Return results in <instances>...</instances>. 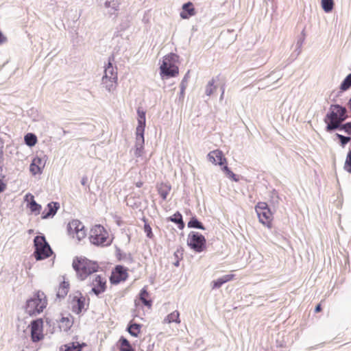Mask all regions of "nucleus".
<instances>
[{"label": "nucleus", "instance_id": "nucleus-34", "mask_svg": "<svg viewBox=\"0 0 351 351\" xmlns=\"http://www.w3.org/2000/svg\"><path fill=\"white\" fill-rule=\"evenodd\" d=\"M143 221L145 222L144 224V231L147 234V237L149 239H152L154 237V234L152 230L151 226L147 223V220L144 218Z\"/></svg>", "mask_w": 351, "mask_h": 351}, {"label": "nucleus", "instance_id": "nucleus-43", "mask_svg": "<svg viewBox=\"0 0 351 351\" xmlns=\"http://www.w3.org/2000/svg\"><path fill=\"white\" fill-rule=\"evenodd\" d=\"M6 189V184L0 181V193L3 192Z\"/></svg>", "mask_w": 351, "mask_h": 351}, {"label": "nucleus", "instance_id": "nucleus-28", "mask_svg": "<svg viewBox=\"0 0 351 351\" xmlns=\"http://www.w3.org/2000/svg\"><path fill=\"white\" fill-rule=\"evenodd\" d=\"M120 351H134L130 342L125 338L122 337L119 340Z\"/></svg>", "mask_w": 351, "mask_h": 351}, {"label": "nucleus", "instance_id": "nucleus-41", "mask_svg": "<svg viewBox=\"0 0 351 351\" xmlns=\"http://www.w3.org/2000/svg\"><path fill=\"white\" fill-rule=\"evenodd\" d=\"M212 284H213L212 288L214 289L220 287L223 283L222 282L221 280H220V278H219L217 280H214L212 282Z\"/></svg>", "mask_w": 351, "mask_h": 351}, {"label": "nucleus", "instance_id": "nucleus-33", "mask_svg": "<svg viewBox=\"0 0 351 351\" xmlns=\"http://www.w3.org/2000/svg\"><path fill=\"white\" fill-rule=\"evenodd\" d=\"M188 226L190 228H196L202 230L204 229L202 223L197 219L195 218H192L190 220V221L188 223Z\"/></svg>", "mask_w": 351, "mask_h": 351}, {"label": "nucleus", "instance_id": "nucleus-4", "mask_svg": "<svg viewBox=\"0 0 351 351\" xmlns=\"http://www.w3.org/2000/svg\"><path fill=\"white\" fill-rule=\"evenodd\" d=\"M138 114V125L136 129V147L135 155L141 156L143 149L144 144V131L145 128V112L138 108L137 110Z\"/></svg>", "mask_w": 351, "mask_h": 351}, {"label": "nucleus", "instance_id": "nucleus-12", "mask_svg": "<svg viewBox=\"0 0 351 351\" xmlns=\"http://www.w3.org/2000/svg\"><path fill=\"white\" fill-rule=\"evenodd\" d=\"M71 310L76 314H80L85 309L86 298L81 292H76L70 301Z\"/></svg>", "mask_w": 351, "mask_h": 351}, {"label": "nucleus", "instance_id": "nucleus-35", "mask_svg": "<svg viewBox=\"0 0 351 351\" xmlns=\"http://www.w3.org/2000/svg\"><path fill=\"white\" fill-rule=\"evenodd\" d=\"M344 169L349 173H351V150H350L347 154Z\"/></svg>", "mask_w": 351, "mask_h": 351}, {"label": "nucleus", "instance_id": "nucleus-22", "mask_svg": "<svg viewBox=\"0 0 351 351\" xmlns=\"http://www.w3.org/2000/svg\"><path fill=\"white\" fill-rule=\"evenodd\" d=\"M25 199L29 202L27 206L30 209L31 212L35 215L40 214L41 206L36 202L34 197L31 194H28L25 196Z\"/></svg>", "mask_w": 351, "mask_h": 351}, {"label": "nucleus", "instance_id": "nucleus-32", "mask_svg": "<svg viewBox=\"0 0 351 351\" xmlns=\"http://www.w3.org/2000/svg\"><path fill=\"white\" fill-rule=\"evenodd\" d=\"M215 83V80L214 79H212L208 84L207 86H206V93L207 95H210L211 94H213L215 90H216V86H214Z\"/></svg>", "mask_w": 351, "mask_h": 351}, {"label": "nucleus", "instance_id": "nucleus-3", "mask_svg": "<svg viewBox=\"0 0 351 351\" xmlns=\"http://www.w3.org/2000/svg\"><path fill=\"white\" fill-rule=\"evenodd\" d=\"M47 304V299L45 294L38 291L27 301L25 310L31 316L36 315L43 311Z\"/></svg>", "mask_w": 351, "mask_h": 351}, {"label": "nucleus", "instance_id": "nucleus-1", "mask_svg": "<svg viewBox=\"0 0 351 351\" xmlns=\"http://www.w3.org/2000/svg\"><path fill=\"white\" fill-rule=\"evenodd\" d=\"M72 266L80 280H86L89 276L97 272L99 268L98 263L84 256L75 257Z\"/></svg>", "mask_w": 351, "mask_h": 351}, {"label": "nucleus", "instance_id": "nucleus-45", "mask_svg": "<svg viewBox=\"0 0 351 351\" xmlns=\"http://www.w3.org/2000/svg\"><path fill=\"white\" fill-rule=\"evenodd\" d=\"M135 184L136 187L140 188L143 186V182H137Z\"/></svg>", "mask_w": 351, "mask_h": 351}, {"label": "nucleus", "instance_id": "nucleus-13", "mask_svg": "<svg viewBox=\"0 0 351 351\" xmlns=\"http://www.w3.org/2000/svg\"><path fill=\"white\" fill-rule=\"evenodd\" d=\"M30 328L32 341L38 342L44 338L43 321L42 319H38L32 322Z\"/></svg>", "mask_w": 351, "mask_h": 351}, {"label": "nucleus", "instance_id": "nucleus-46", "mask_svg": "<svg viewBox=\"0 0 351 351\" xmlns=\"http://www.w3.org/2000/svg\"><path fill=\"white\" fill-rule=\"evenodd\" d=\"M169 219H170L171 221L176 222V215H173L172 217H171L169 218Z\"/></svg>", "mask_w": 351, "mask_h": 351}, {"label": "nucleus", "instance_id": "nucleus-30", "mask_svg": "<svg viewBox=\"0 0 351 351\" xmlns=\"http://www.w3.org/2000/svg\"><path fill=\"white\" fill-rule=\"evenodd\" d=\"M25 141L27 145L34 146L37 143V138L34 134L32 133H28L25 136Z\"/></svg>", "mask_w": 351, "mask_h": 351}, {"label": "nucleus", "instance_id": "nucleus-44", "mask_svg": "<svg viewBox=\"0 0 351 351\" xmlns=\"http://www.w3.org/2000/svg\"><path fill=\"white\" fill-rule=\"evenodd\" d=\"M322 311V307H321V304H319L317 305V306L315 307V313H319Z\"/></svg>", "mask_w": 351, "mask_h": 351}, {"label": "nucleus", "instance_id": "nucleus-37", "mask_svg": "<svg viewBox=\"0 0 351 351\" xmlns=\"http://www.w3.org/2000/svg\"><path fill=\"white\" fill-rule=\"evenodd\" d=\"M337 136L340 140L341 144L343 147H344V145L347 144L348 142H350L351 140L350 137L344 136L339 134H337Z\"/></svg>", "mask_w": 351, "mask_h": 351}, {"label": "nucleus", "instance_id": "nucleus-29", "mask_svg": "<svg viewBox=\"0 0 351 351\" xmlns=\"http://www.w3.org/2000/svg\"><path fill=\"white\" fill-rule=\"evenodd\" d=\"M333 0H322V7L326 12H331L333 9Z\"/></svg>", "mask_w": 351, "mask_h": 351}, {"label": "nucleus", "instance_id": "nucleus-26", "mask_svg": "<svg viewBox=\"0 0 351 351\" xmlns=\"http://www.w3.org/2000/svg\"><path fill=\"white\" fill-rule=\"evenodd\" d=\"M157 189L162 198L165 199L170 191L171 187L167 184L160 183L157 186Z\"/></svg>", "mask_w": 351, "mask_h": 351}, {"label": "nucleus", "instance_id": "nucleus-15", "mask_svg": "<svg viewBox=\"0 0 351 351\" xmlns=\"http://www.w3.org/2000/svg\"><path fill=\"white\" fill-rule=\"evenodd\" d=\"M208 159L215 165L222 166L226 164V158L223 156V152L219 149L210 152L208 154Z\"/></svg>", "mask_w": 351, "mask_h": 351}, {"label": "nucleus", "instance_id": "nucleus-23", "mask_svg": "<svg viewBox=\"0 0 351 351\" xmlns=\"http://www.w3.org/2000/svg\"><path fill=\"white\" fill-rule=\"evenodd\" d=\"M195 10L193 3L191 2H188L182 6V9L180 12V16L182 19H189V17L195 15Z\"/></svg>", "mask_w": 351, "mask_h": 351}, {"label": "nucleus", "instance_id": "nucleus-14", "mask_svg": "<svg viewBox=\"0 0 351 351\" xmlns=\"http://www.w3.org/2000/svg\"><path fill=\"white\" fill-rule=\"evenodd\" d=\"M128 277V269L122 265H117L112 273L110 280L112 283L117 284L125 281Z\"/></svg>", "mask_w": 351, "mask_h": 351}, {"label": "nucleus", "instance_id": "nucleus-39", "mask_svg": "<svg viewBox=\"0 0 351 351\" xmlns=\"http://www.w3.org/2000/svg\"><path fill=\"white\" fill-rule=\"evenodd\" d=\"M234 278V274H228V275H225V276L221 277L220 280H221L222 282L224 284L227 282H229V281L233 280Z\"/></svg>", "mask_w": 351, "mask_h": 351}, {"label": "nucleus", "instance_id": "nucleus-11", "mask_svg": "<svg viewBox=\"0 0 351 351\" xmlns=\"http://www.w3.org/2000/svg\"><path fill=\"white\" fill-rule=\"evenodd\" d=\"M91 291L96 295H99L106 291L107 288L106 278L104 275H95L90 282Z\"/></svg>", "mask_w": 351, "mask_h": 351}, {"label": "nucleus", "instance_id": "nucleus-21", "mask_svg": "<svg viewBox=\"0 0 351 351\" xmlns=\"http://www.w3.org/2000/svg\"><path fill=\"white\" fill-rule=\"evenodd\" d=\"M86 346L84 343L71 342L60 346V351H82V349Z\"/></svg>", "mask_w": 351, "mask_h": 351}, {"label": "nucleus", "instance_id": "nucleus-19", "mask_svg": "<svg viewBox=\"0 0 351 351\" xmlns=\"http://www.w3.org/2000/svg\"><path fill=\"white\" fill-rule=\"evenodd\" d=\"M114 56L112 55L108 58V62L104 66V75L107 76L118 77L117 67L113 66Z\"/></svg>", "mask_w": 351, "mask_h": 351}, {"label": "nucleus", "instance_id": "nucleus-36", "mask_svg": "<svg viewBox=\"0 0 351 351\" xmlns=\"http://www.w3.org/2000/svg\"><path fill=\"white\" fill-rule=\"evenodd\" d=\"M223 171L226 173L227 176L232 178L234 181H237L236 175L226 166L223 165Z\"/></svg>", "mask_w": 351, "mask_h": 351}, {"label": "nucleus", "instance_id": "nucleus-27", "mask_svg": "<svg viewBox=\"0 0 351 351\" xmlns=\"http://www.w3.org/2000/svg\"><path fill=\"white\" fill-rule=\"evenodd\" d=\"M141 325L138 324H131L128 327L129 333L133 337H138L141 332Z\"/></svg>", "mask_w": 351, "mask_h": 351}, {"label": "nucleus", "instance_id": "nucleus-10", "mask_svg": "<svg viewBox=\"0 0 351 351\" xmlns=\"http://www.w3.org/2000/svg\"><path fill=\"white\" fill-rule=\"evenodd\" d=\"M68 232L73 238H76L78 241L84 239L86 236V230L83 223L77 219H73L68 224Z\"/></svg>", "mask_w": 351, "mask_h": 351}, {"label": "nucleus", "instance_id": "nucleus-31", "mask_svg": "<svg viewBox=\"0 0 351 351\" xmlns=\"http://www.w3.org/2000/svg\"><path fill=\"white\" fill-rule=\"evenodd\" d=\"M351 87V73L349 74L343 81L340 86V89L342 91L347 90Z\"/></svg>", "mask_w": 351, "mask_h": 351}, {"label": "nucleus", "instance_id": "nucleus-8", "mask_svg": "<svg viewBox=\"0 0 351 351\" xmlns=\"http://www.w3.org/2000/svg\"><path fill=\"white\" fill-rule=\"evenodd\" d=\"M160 75L162 78L173 77L176 75V57L169 54L164 57L160 65Z\"/></svg>", "mask_w": 351, "mask_h": 351}, {"label": "nucleus", "instance_id": "nucleus-38", "mask_svg": "<svg viewBox=\"0 0 351 351\" xmlns=\"http://www.w3.org/2000/svg\"><path fill=\"white\" fill-rule=\"evenodd\" d=\"M176 322V315L174 313H171L169 314L165 319L163 322L165 324H170L171 322Z\"/></svg>", "mask_w": 351, "mask_h": 351}, {"label": "nucleus", "instance_id": "nucleus-5", "mask_svg": "<svg viewBox=\"0 0 351 351\" xmlns=\"http://www.w3.org/2000/svg\"><path fill=\"white\" fill-rule=\"evenodd\" d=\"M90 241L95 245L106 246L111 243L108 232L101 225H95L90 229Z\"/></svg>", "mask_w": 351, "mask_h": 351}, {"label": "nucleus", "instance_id": "nucleus-20", "mask_svg": "<svg viewBox=\"0 0 351 351\" xmlns=\"http://www.w3.org/2000/svg\"><path fill=\"white\" fill-rule=\"evenodd\" d=\"M70 289V283L63 278L62 280L60 282L57 289V297L64 298L66 296Z\"/></svg>", "mask_w": 351, "mask_h": 351}, {"label": "nucleus", "instance_id": "nucleus-24", "mask_svg": "<svg viewBox=\"0 0 351 351\" xmlns=\"http://www.w3.org/2000/svg\"><path fill=\"white\" fill-rule=\"evenodd\" d=\"M58 208H59V204L56 202H51V203L48 204L47 208L48 211H46V210H45L43 212V213H42L43 218L47 219L51 216H53L56 213Z\"/></svg>", "mask_w": 351, "mask_h": 351}, {"label": "nucleus", "instance_id": "nucleus-17", "mask_svg": "<svg viewBox=\"0 0 351 351\" xmlns=\"http://www.w3.org/2000/svg\"><path fill=\"white\" fill-rule=\"evenodd\" d=\"M139 300L148 308L152 306V300L150 293L147 291V286H145L140 291L138 295Z\"/></svg>", "mask_w": 351, "mask_h": 351}, {"label": "nucleus", "instance_id": "nucleus-9", "mask_svg": "<svg viewBox=\"0 0 351 351\" xmlns=\"http://www.w3.org/2000/svg\"><path fill=\"white\" fill-rule=\"evenodd\" d=\"M187 243L191 249L197 252H201L206 247V239L199 232H191L188 236Z\"/></svg>", "mask_w": 351, "mask_h": 351}, {"label": "nucleus", "instance_id": "nucleus-40", "mask_svg": "<svg viewBox=\"0 0 351 351\" xmlns=\"http://www.w3.org/2000/svg\"><path fill=\"white\" fill-rule=\"evenodd\" d=\"M340 128L343 130L347 134H351V123H347L342 125Z\"/></svg>", "mask_w": 351, "mask_h": 351}, {"label": "nucleus", "instance_id": "nucleus-7", "mask_svg": "<svg viewBox=\"0 0 351 351\" xmlns=\"http://www.w3.org/2000/svg\"><path fill=\"white\" fill-rule=\"evenodd\" d=\"M35 252L34 256L36 260H43L49 257L52 250L43 236H36L34 238Z\"/></svg>", "mask_w": 351, "mask_h": 351}, {"label": "nucleus", "instance_id": "nucleus-47", "mask_svg": "<svg viewBox=\"0 0 351 351\" xmlns=\"http://www.w3.org/2000/svg\"><path fill=\"white\" fill-rule=\"evenodd\" d=\"M178 317V314L177 315V317ZM176 322L178 323V320L177 319L176 320Z\"/></svg>", "mask_w": 351, "mask_h": 351}, {"label": "nucleus", "instance_id": "nucleus-16", "mask_svg": "<svg viewBox=\"0 0 351 351\" xmlns=\"http://www.w3.org/2000/svg\"><path fill=\"white\" fill-rule=\"evenodd\" d=\"M45 165V162L39 157H35L30 164L29 171L33 175L42 173Z\"/></svg>", "mask_w": 351, "mask_h": 351}, {"label": "nucleus", "instance_id": "nucleus-18", "mask_svg": "<svg viewBox=\"0 0 351 351\" xmlns=\"http://www.w3.org/2000/svg\"><path fill=\"white\" fill-rule=\"evenodd\" d=\"M118 77L104 75L102 77L101 83L103 86L108 91H112L116 89L117 86Z\"/></svg>", "mask_w": 351, "mask_h": 351}, {"label": "nucleus", "instance_id": "nucleus-6", "mask_svg": "<svg viewBox=\"0 0 351 351\" xmlns=\"http://www.w3.org/2000/svg\"><path fill=\"white\" fill-rule=\"evenodd\" d=\"M255 211L259 222L267 228L271 229L273 227L274 216L267 204L263 202H258L255 206Z\"/></svg>", "mask_w": 351, "mask_h": 351}, {"label": "nucleus", "instance_id": "nucleus-42", "mask_svg": "<svg viewBox=\"0 0 351 351\" xmlns=\"http://www.w3.org/2000/svg\"><path fill=\"white\" fill-rule=\"evenodd\" d=\"M177 224L179 225L180 228H182L183 227V222L182 221V217L178 213H177Z\"/></svg>", "mask_w": 351, "mask_h": 351}, {"label": "nucleus", "instance_id": "nucleus-2", "mask_svg": "<svg viewBox=\"0 0 351 351\" xmlns=\"http://www.w3.org/2000/svg\"><path fill=\"white\" fill-rule=\"evenodd\" d=\"M347 118L346 109L339 105H331L324 121L327 123V131L339 128L341 123Z\"/></svg>", "mask_w": 351, "mask_h": 351}, {"label": "nucleus", "instance_id": "nucleus-25", "mask_svg": "<svg viewBox=\"0 0 351 351\" xmlns=\"http://www.w3.org/2000/svg\"><path fill=\"white\" fill-rule=\"evenodd\" d=\"M73 319L71 316L69 317H63L61 318L60 321V328L63 330L64 331L69 330L71 327L73 326Z\"/></svg>", "mask_w": 351, "mask_h": 351}]
</instances>
